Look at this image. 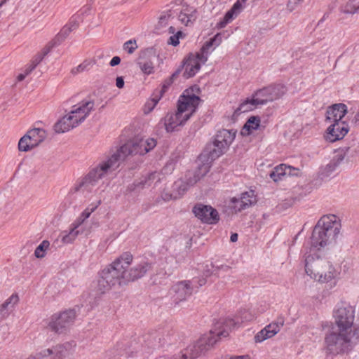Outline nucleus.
I'll return each mask as SVG.
<instances>
[{
    "label": "nucleus",
    "mask_w": 359,
    "mask_h": 359,
    "mask_svg": "<svg viewBox=\"0 0 359 359\" xmlns=\"http://www.w3.org/2000/svg\"><path fill=\"white\" fill-rule=\"evenodd\" d=\"M332 330L325 337V348L333 355L348 353L359 343V325L354 323L355 310L351 306L333 311Z\"/></svg>",
    "instance_id": "f257e3e1"
},
{
    "label": "nucleus",
    "mask_w": 359,
    "mask_h": 359,
    "mask_svg": "<svg viewBox=\"0 0 359 359\" xmlns=\"http://www.w3.org/2000/svg\"><path fill=\"white\" fill-rule=\"evenodd\" d=\"M148 153L144 144V139L135 138L122 145L105 161H102L91 169L84 177L79 178L70 189L72 194L76 193L90 192L96 186L100 180L109 172L115 170L119 162L124 161L130 155H144Z\"/></svg>",
    "instance_id": "f03ea898"
},
{
    "label": "nucleus",
    "mask_w": 359,
    "mask_h": 359,
    "mask_svg": "<svg viewBox=\"0 0 359 359\" xmlns=\"http://www.w3.org/2000/svg\"><path fill=\"white\" fill-rule=\"evenodd\" d=\"M240 323L232 318L221 319L214 327V330L209 334L200 337L187 346L179 353L174 354L169 359H196L208 351L217 341V338L226 337L229 331Z\"/></svg>",
    "instance_id": "7ed1b4c3"
},
{
    "label": "nucleus",
    "mask_w": 359,
    "mask_h": 359,
    "mask_svg": "<svg viewBox=\"0 0 359 359\" xmlns=\"http://www.w3.org/2000/svg\"><path fill=\"white\" fill-rule=\"evenodd\" d=\"M133 259L131 253L126 252L103 269L99 273L97 290L103 294L116 285H126L125 267L130 266Z\"/></svg>",
    "instance_id": "20e7f679"
},
{
    "label": "nucleus",
    "mask_w": 359,
    "mask_h": 359,
    "mask_svg": "<svg viewBox=\"0 0 359 359\" xmlns=\"http://www.w3.org/2000/svg\"><path fill=\"white\" fill-rule=\"evenodd\" d=\"M341 227L340 219L336 215H323L313 228L311 236V248L320 250L335 243Z\"/></svg>",
    "instance_id": "39448f33"
},
{
    "label": "nucleus",
    "mask_w": 359,
    "mask_h": 359,
    "mask_svg": "<svg viewBox=\"0 0 359 359\" xmlns=\"http://www.w3.org/2000/svg\"><path fill=\"white\" fill-rule=\"evenodd\" d=\"M305 271L308 276L320 283H328L334 279L337 271L325 257L317 254L308 255L305 259Z\"/></svg>",
    "instance_id": "423d86ee"
},
{
    "label": "nucleus",
    "mask_w": 359,
    "mask_h": 359,
    "mask_svg": "<svg viewBox=\"0 0 359 359\" xmlns=\"http://www.w3.org/2000/svg\"><path fill=\"white\" fill-rule=\"evenodd\" d=\"M76 316V311L74 309L55 313L50 318L48 327L56 334H65L74 324Z\"/></svg>",
    "instance_id": "0eeeda50"
},
{
    "label": "nucleus",
    "mask_w": 359,
    "mask_h": 359,
    "mask_svg": "<svg viewBox=\"0 0 359 359\" xmlns=\"http://www.w3.org/2000/svg\"><path fill=\"white\" fill-rule=\"evenodd\" d=\"M201 99L193 93L192 89H187L177 101V109L184 115H189V119L196 112Z\"/></svg>",
    "instance_id": "6e6552de"
},
{
    "label": "nucleus",
    "mask_w": 359,
    "mask_h": 359,
    "mask_svg": "<svg viewBox=\"0 0 359 359\" xmlns=\"http://www.w3.org/2000/svg\"><path fill=\"white\" fill-rule=\"evenodd\" d=\"M178 334L172 329L166 327L163 330L153 332L147 338L149 345L154 347L156 345L175 344L178 340Z\"/></svg>",
    "instance_id": "1a4fd4ad"
},
{
    "label": "nucleus",
    "mask_w": 359,
    "mask_h": 359,
    "mask_svg": "<svg viewBox=\"0 0 359 359\" xmlns=\"http://www.w3.org/2000/svg\"><path fill=\"white\" fill-rule=\"evenodd\" d=\"M192 211L195 216L203 223L213 224L219 219L218 212L210 205L196 204Z\"/></svg>",
    "instance_id": "9d476101"
},
{
    "label": "nucleus",
    "mask_w": 359,
    "mask_h": 359,
    "mask_svg": "<svg viewBox=\"0 0 359 359\" xmlns=\"http://www.w3.org/2000/svg\"><path fill=\"white\" fill-rule=\"evenodd\" d=\"M194 292V285L190 280H182L176 283L171 288L173 302L177 304L185 301Z\"/></svg>",
    "instance_id": "9b49d317"
},
{
    "label": "nucleus",
    "mask_w": 359,
    "mask_h": 359,
    "mask_svg": "<svg viewBox=\"0 0 359 359\" xmlns=\"http://www.w3.org/2000/svg\"><path fill=\"white\" fill-rule=\"evenodd\" d=\"M189 120V115H184L177 110L175 113L170 112L162 119L165 129L168 133H172L180 130Z\"/></svg>",
    "instance_id": "f8f14e48"
},
{
    "label": "nucleus",
    "mask_w": 359,
    "mask_h": 359,
    "mask_svg": "<svg viewBox=\"0 0 359 359\" xmlns=\"http://www.w3.org/2000/svg\"><path fill=\"white\" fill-rule=\"evenodd\" d=\"M327 128L325 135L326 140L334 142L344 137L349 130L348 125L346 121L331 122Z\"/></svg>",
    "instance_id": "ddd939ff"
},
{
    "label": "nucleus",
    "mask_w": 359,
    "mask_h": 359,
    "mask_svg": "<svg viewBox=\"0 0 359 359\" xmlns=\"http://www.w3.org/2000/svg\"><path fill=\"white\" fill-rule=\"evenodd\" d=\"M152 269V264L142 261L136 264L128 270V267H125V273L127 284L129 282L135 281L137 279L142 278L148 271Z\"/></svg>",
    "instance_id": "4468645a"
},
{
    "label": "nucleus",
    "mask_w": 359,
    "mask_h": 359,
    "mask_svg": "<svg viewBox=\"0 0 359 359\" xmlns=\"http://www.w3.org/2000/svg\"><path fill=\"white\" fill-rule=\"evenodd\" d=\"M201 64L203 63L199 56L191 53L188 57L184 60L182 65L179 67H181V71L184 69L183 76L185 79H189L194 76L199 71Z\"/></svg>",
    "instance_id": "2eb2a0df"
},
{
    "label": "nucleus",
    "mask_w": 359,
    "mask_h": 359,
    "mask_svg": "<svg viewBox=\"0 0 359 359\" xmlns=\"http://www.w3.org/2000/svg\"><path fill=\"white\" fill-rule=\"evenodd\" d=\"M284 325V320L278 318L277 321L272 322L260 330L255 336V342H262L266 339H270L276 335Z\"/></svg>",
    "instance_id": "dca6fc26"
},
{
    "label": "nucleus",
    "mask_w": 359,
    "mask_h": 359,
    "mask_svg": "<svg viewBox=\"0 0 359 359\" xmlns=\"http://www.w3.org/2000/svg\"><path fill=\"white\" fill-rule=\"evenodd\" d=\"M93 107L94 102L93 101L82 102L79 106H74V109L69 112V114L74 118V123L79 126L85 121Z\"/></svg>",
    "instance_id": "f3484780"
},
{
    "label": "nucleus",
    "mask_w": 359,
    "mask_h": 359,
    "mask_svg": "<svg viewBox=\"0 0 359 359\" xmlns=\"http://www.w3.org/2000/svg\"><path fill=\"white\" fill-rule=\"evenodd\" d=\"M346 114L347 106L345 104H334L327 108L326 120L330 122L344 121L342 119Z\"/></svg>",
    "instance_id": "a211bd4d"
},
{
    "label": "nucleus",
    "mask_w": 359,
    "mask_h": 359,
    "mask_svg": "<svg viewBox=\"0 0 359 359\" xmlns=\"http://www.w3.org/2000/svg\"><path fill=\"white\" fill-rule=\"evenodd\" d=\"M222 42V36L220 34H215L213 37L207 41L202 48L201 51L195 55H198L203 64H205L208 60V54L217 47Z\"/></svg>",
    "instance_id": "6ab92c4d"
},
{
    "label": "nucleus",
    "mask_w": 359,
    "mask_h": 359,
    "mask_svg": "<svg viewBox=\"0 0 359 359\" xmlns=\"http://www.w3.org/2000/svg\"><path fill=\"white\" fill-rule=\"evenodd\" d=\"M173 6H175V8H179L177 14H175V16H177V20L182 24L188 26L195 21L196 18L195 9L188 6L181 8L180 4L176 3H173Z\"/></svg>",
    "instance_id": "aec40b11"
},
{
    "label": "nucleus",
    "mask_w": 359,
    "mask_h": 359,
    "mask_svg": "<svg viewBox=\"0 0 359 359\" xmlns=\"http://www.w3.org/2000/svg\"><path fill=\"white\" fill-rule=\"evenodd\" d=\"M210 170L209 165L203 164L198 166L196 170H189L187 172L184 180L187 182L189 185H194L198 181H199L203 176H205Z\"/></svg>",
    "instance_id": "412c9836"
},
{
    "label": "nucleus",
    "mask_w": 359,
    "mask_h": 359,
    "mask_svg": "<svg viewBox=\"0 0 359 359\" xmlns=\"http://www.w3.org/2000/svg\"><path fill=\"white\" fill-rule=\"evenodd\" d=\"M74 346H75V343L72 341L57 344L50 348V351H52L51 359H65Z\"/></svg>",
    "instance_id": "4be33fe9"
},
{
    "label": "nucleus",
    "mask_w": 359,
    "mask_h": 359,
    "mask_svg": "<svg viewBox=\"0 0 359 359\" xmlns=\"http://www.w3.org/2000/svg\"><path fill=\"white\" fill-rule=\"evenodd\" d=\"M75 120L69 114L64 116L55 125L54 130L57 133H64L78 126Z\"/></svg>",
    "instance_id": "5701e85b"
},
{
    "label": "nucleus",
    "mask_w": 359,
    "mask_h": 359,
    "mask_svg": "<svg viewBox=\"0 0 359 359\" xmlns=\"http://www.w3.org/2000/svg\"><path fill=\"white\" fill-rule=\"evenodd\" d=\"M351 147H344L336 152L330 162L326 165L325 170L327 174L334 171L344 161L346 154L348 152Z\"/></svg>",
    "instance_id": "b1692460"
},
{
    "label": "nucleus",
    "mask_w": 359,
    "mask_h": 359,
    "mask_svg": "<svg viewBox=\"0 0 359 359\" xmlns=\"http://www.w3.org/2000/svg\"><path fill=\"white\" fill-rule=\"evenodd\" d=\"M235 136V131L222 129L217 132L215 140H216L217 144H221L222 147L228 149L231 143L233 141Z\"/></svg>",
    "instance_id": "393cba45"
},
{
    "label": "nucleus",
    "mask_w": 359,
    "mask_h": 359,
    "mask_svg": "<svg viewBox=\"0 0 359 359\" xmlns=\"http://www.w3.org/2000/svg\"><path fill=\"white\" fill-rule=\"evenodd\" d=\"M168 7L169 8L163 11L159 16L158 25L159 27H164L168 25L170 21L175 20V14H177L179 8H175L173 3L168 5Z\"/></svg>",
    "instance_id": "a878e982"
},
{
    "label": "nucleus",
    "mask_w": 359,
    "mask_h": 359,
    "mask_svg": "<svg viewBox=\"0 0 359 359\" xmlns=\"http://www.w3.org/2000/svg\"><path fill=\"white\" fill-rule=\"evenodd\" d=\"M221 146L222 144H217L215 140L212 144L207 145L205 153L208 156V158L214 161L222 155L227 148H223Z\"/></svg>",
    "instance_id": "bb28decb"
},
{
    "label": "nucleus",
    "mask_w": 359,
    "mask_h": 359,
    "mask_svg": "<svg viewBox=\"0 0 359 359\" xmlns=\"http://www.w3.org/2000/svg\"><path fill=\"white\" fill-rule=\"evenodd\" d=\"M261 119L258 116H250L241 129V134L243 136L249 135L253 130H257L260 126Z\"/></svg>",
    "instance_id": "cd10ccee"
},
{
    "label": "nucleus",
    "mask_w": 359,
    "mask_h": 359,
    "mask_svg": "<svg viewBox=\"0 0 359 359\" xmlns=\"http://www.w3.org/2000/svg\"><path fill=\"white\" fill-rule=\"evenodd\" d=\"M266 89L272 102L282 97L287 91L285 86L283 84L271 85L267 86Z\"/></svg>",
    "instance_id": "c85d7f7f"
},
{
    "label": "nucleus",
    "mask_w": 359,
    "mask_h": 359,
    "mask_svg": "<svg viewBox=\"0 0 359 359\" xmlns=\"http://www.w3.org/2000/svg\"><path fill=\"white\" fill-rule=\"evenodd\" d=\"M26 135H29L30 141H32V143L36 147L42 142L46 137V131L41 128L32 129L29 130Z\"/></svg>",
    "instance_id": "c756f323"
},
{
    "label": "nucleus",
    "mask_w": 359,
    "mask_h": 359,
    "mask_svg": "<svg viewBox=\"0 0 359 359\" xmlns=\"http://www.w3.org/2000/svg\"><path fill=\"white\" fill-rule=\"evenodd\" d=\"M252 96L254 97L253 102H255V104L257 105H264L268 102H272L266 87L257 90Z\"/></svg>",
    "instance_id": "7c9ffc66"
},
{
    "label": "nucleus",
    "mask_w": 359,
    "mask_h": 359,
    "mask_svg": "<svg viewBox=\"0 0 359 359\" xmlns=\"http://www.w3.org/2000/svg\"><path fill=\"white\" fill-rule=\"evenodd\" d=\"M81 229H76L72 226L69 231H65L61 233V241L64 244L72 243L79 233H82Z\"/></svg>",
    "instance_id": "2f4dec72"
},
{
    "label": "nucleus",
    "mask_w": 359,
    "mask_h": 359,
    "mask_svg": "<svg viewBox=\"0 0 359 359\" xmlns=\"http://www.w3.org/2000/svg\"><path fill=\"white\" fill-rule=\"evenodd\" d=\"M341 12L344 14L354 15L359 13V4L355 0H348L341 8Z\"/></svg>",
    "instance_id": "473e14b6"
},
{
    "label": "nucleus",
    "mask_w": 359,
    "mask_h": 359,
    "mask_svg": "<svg viewBox=\"0 0 359 359\" xmlns=\"http://www.w3.org/2000/svg\"><path fill=\"white\" fill-rule=\"evenodd\" d=\"M32 142L30 141L29 135L26 134L22 137L18 142V149L21 151H27L36 146H34Z\"/></svg>",
    "instance_id": "72a5a7b5"
},
{
    "label": "nucleus",
    "mask_w": 359,
    "mask_h": 359,
    "mask_svg": "<svg viewBox=\"0 0 359 359\" xmlns=\"http://www.w3.org/2000/svg\"><path fill=\"white\" fill-rule=\"evenodd\" d=\"M241 203H243L246 208L256 203V196L252 191L243 193L241 196Z\"/></svg>",
    "instance_id": "f704fd0d"
},
{
    "label": "nucleus",
    "mask_w": 359,
    "mask_h": 359,
    "mask_svg": "<svg viewBox=\"0 0 359 359\" xmlns=\"http://www.w3.org/2000/svg\"><path fill=\"white\" fill-rule=\"evenodd\" d=\"M50 243L47 240L43 241L41 244L35 249L34 256L36 258L41 259L46 255V251L48 249Z\"/></svg>",
    "instance_id": "c9c22d12"
},
{
    "label": "nucleus",
    "mask_w": 359,
    "mask_h": 359,
    "mask_svg": "<svg viewBox=\"0 0 359 359\" xmlns=\"http://www.w3.org/2000/svg\"><path fill=\"white\" fill-rule=\"evenodd\" d=\"M253 97L251 99L245 100L243 103L240 104L237 110L240 112H247L256 108L258 105L255 104V102H253Z\"/></svg>",
    "instance_id": "e433bc0d"
},
{
    "label": "nucleus",
    "mask_w": 359,
    "mask_h": 359,
    "mask_svg": "<svg viewBox=\"0 0 359 359\" xmlns=\"http://www.w3.org/2000/svg\"><path fill=\"white\" fill-rule=\"evenodd\" d=\"M137 64L140 69L144 74H151L154 72V63L150 59L144 61H139Z\"/></svg>",
    "instance_id": "4c0bfd02"
},
{
    "label": "nucleus",
    "mask_w": 359,
    "mask_h": 359,
    "mask_svg": "<svg viewBox=\"0 0 359 359\" xmlns=\"http://www.w3.org/2000/svg\"><path fill=\"white\" fill-rule=\"evenodd\" d=\"M219 269H224L225 271L229 270V267L227 266H221L220 267L217 266L215 267V266L212 264H210V265H206L205 269L203 271V276L205 277L210 276L211 275H217V271Z\"/></svg>",
    "instance_id": "58836bf2"
},
{
    "label": "nucleus",
    "mask_w": 359,
    "mask_h": 359,
    "mask_svg": "<svg viewBox=\"0 0 359 359\" xmlns=\"http://www.w3.org/2000/svg\"><path fill=\"white\" fill-rule=\"evenodd\" d=\"M180 73L181 67H178L176 71L170 76V77L164 81L162 86L161 93H164L167 90V89L170 86L174 80L179 76Z\"/></svg>",
    "instance_id": "ea45409f"
},
{
    "label": "nucleus",
    "mask_w": 359,
    "mask_h": 359,
    "mask_svg": "<svg viewBox=\"0 0 359 359\" xmlns=\"http://www.w3.org/2000/svg\"><path fill=\"white\" fill-rule=\"evenodd\" d=\"M95 62L90 60H85L83 62L78 65L76 67H74L72 69V73L73 74H76L81 72H83L85 70H88L90 67H91Z\"/></svg>",
    "instance_id": "a19ab883"
},
{
    "label": "nucleus",
    "mask_w": 359,
    "mask_h": 359,
    "mask_svg": "<svg viewBox=\"0 0 359 359\" xmlns=\"http://www.w3.org/2000/svg\"><path fill=\"white\" fill-rule=\"evenodd\" d=\"M175 187L179 194H184L191 185H189L187 182L184 180H180L175 183Z\"/></svg>",
    "instance_id": "79ce46f5"
},
{
    "label": "nucleus",
    "mask_w": 359,
    "mask_h": 359,
    "mask_svg": "<svg viewBox=\"0 0 359 359\" xmlns=\"http://www.w3.org/2000/svg\"><path fill=\"white\" fill-rule=\"evenodd\" d=\"M286 168H287V165L285 164H280L278 166H276L270 173V177L271 178H275L276 175H281L282 176L285 177L287 176V172H286Z\"/></svg>",
    "instance_id": "37998d69"
},
{
    "label": "nucleus",
    "mask_w": 359,
    "mask_h": 359,
    "mask_svg": "<svg viewBox=\"0 0 359 359\" xmlns=\"http://www.w3.org/2000/svg\"><path fill=\"white\" fill-rule=\"evenodd\" d=\"M161 173L158 172H154L147 175V177H145L144 181H142V183L143 184H147L151 185V182L154 181L158 182L161 180Z\"/></svg>",
    "instance_id": "c03bdc74"
},
{
    "label": "nucleus",
    "mask_w": 359,
    "mask_h": 359,
    "mask_svg": "<svg viewBox=\"0 0 359 359\" xmlns=\"http://www.w3.org/2000/svg\"><path fill=\"white\" fill-rule=\"evenodd\" d=\"M100 201H99L95 205H90L88 208H86L81 214L82 217L85 219H87L90 215L97 209V208L100 205Z\"/></svg>",
    "instance_id": "a18cd8bd"
},
{
    "label": "nucleus",
    "mask_w": 359,
    "mask_h": 359,
    "mask_svg": "<svg viewBox=\"0 0 359 359\" xmlns=\"http://www.w3.org/2000/svg\"><path fill=\"white\" fill-rule=\"evenodd\" d=\"M231 208L233 209H234L236 212H238V211L240 212L243 210L246 209V207L245 206V205L243 203H241V198H233L231 200Z\"/></svg>",
    "instance_id": "49530a36"
},
{
    "label": "nucleus",
    "mask_w": 359,
    "mask_h": 359,
    "mask_svg": "<svg viewBox=\"0 0 359 359\" xmlns=\"http://www.w3.org/2000/svg\"><path fill=\"white\" fill-rule=\"evenodd\" d=\"M137 48V46L135 40H129L123 44V49L129 54H132Z\"/></svg>",
    "instance_id": "de8ad7c7"
},
{
    "label": "nucleus",
    "mask_w": 359,
    "mask_h": 359,
    "mask_svg": "<svg viewBox=\"0 0 359 359\" xmlns=\"http://www.w3.org/2000/svg\"><path fill=\"white\" fill-rule=\"evenodd\" d=\"M240 13L241 12L237 8H235V6L233 5L232 8L226 13L224 19L229 22Z\"/></svg>",
    "instance_id": "09e8293b"
},
{
    "label": "nucleus",
    "mask_w": 359,
    "mask_h": 359,
    "mask_svg": "<svg viewBox=\"0 0 359 359\" xmlns=\"http://www.w3.org/2000/svg\"><path fill=\"white\" fill-rule=\"evenodd\" d=\"M169 32L170 34H172L173 35H172L169 39H168V43L169 44H171L174 46H176L177 45L179 44L180 41H179V39L177 37L178 35H176L175 34V28L173 27V26H170L169 27Z\"/></svg>",
    "instance_id": "8fccbe9b"
},
{
    "label": "nucleus",
    "mask_w": 359,
    "mask_h": 359,
    "mask_svg": "<svg viewBox=\"0 0 359 359\" xmlns=\"http://www.w3.org/2000/svg\"><path fill=\"white\" fill-rule=\"evenodd\" d=\"M190 281L191 283H193L194 285V291H196L200 287L204 285L206 283V280L203 277L193 278Z\"/></svg>",
    "instance_id": "3c124183"
},
{
    "label": "nucleus",
    "mask_w": 359,
    "mask_h": 359,
    "mask_svg": "<svg viewBox=\"0 0 359 359\" xmlns=\"http://www.w3.org/2000/svg\"><path fill=\"white\" fill-rule=\"evenodd\" d=\"M304 0H289L287 4V8L290 12H292Z\"/></svg>",
    "instance_id": "603ef678"
},
{
    "label": "nucleus",
    "mask_w": 359,
    "mask_h": 359,
    "mask_svg": "<svg viewBox=\"0 0 359 359\" xmlns=\"http://www.w3.org/2000/svg\"><path fill=\"white\" fill-rule=\"evenodd\" d=\"M52 351H50V348L43 349L39 352H37L35 355L36 359H43L47 357H50Z\"/></svg>",
    "instance_id": "864d4df0"
},
{
    "label": "nucleus",
    "mask_w": 359,
    "mask_h": 359,
    "mask_svg": "<svg viewBox=\"0 0 359 359\" xmlns=\"http://www.w3.org/2000/svg\"><path fill=\"white\" fill-rule=\"evenodd\" d=\"M144 144L149 152L156 146V140L154 138H147L144 140Z\"/></svg>",
    "instance_id": "5fc2aeb1"
},
{
    "label": "nucleus",
    "mask_w": 359,
    "mask_h": 359,
    "mask_svg": "<svg viewBox=\"0 0 359 359\" xmlns=\"http://www.w3.org/2000/svg\"><path fill=\"white\" fill-rule=\"evenodd\" d=\"M70 32H72L71 28H69V26L65 25L58 34L57 37L64 40Z\"/></svg>",
    "instance_id": "6e6d98bb"
},
{
    "label": "nucleus",
    "mask_w": 359,
    "mask_h": 359,
    "mask_svg": "<svg viewBox=\"0 0 359 359\" xmlns=\"http://www.w3.org/2000/svg\"><path fill=\"white\" fill-rule=\"evenodd\" d=\"M18 301V297L17 295H11L2 305L3 309H6L9 304H15Z\"/></svg>",
    "instance_id": "4d7b16f0"
},
{
    "label": "nucleus",
    "mask_w": 359,
    "mask_h": 359,
    "mask_svg": "<svg viewBox=\"0 0 359 359\" xmlns=\"http://www.w3.org/2000/svg\"><path fill=\"white\" fill-rule=\"evenodd\" d=\"M85 219L82 216L80 215L79 217L75 220V222L72 224V226L74 227L76 229H81V226L84 224Z\"/></svg>",
    "instance_id": "13d9d810"
},
{
    "label": "nucleus",
    "mask_w": 359,
    "mask_h": 359,
    "mask_svg": "<svg viewBox=\"0 0 359 359\" xmlns=\"http://www.w3.org/2000/svg\"><path fill=\"white\" fill-rule=\"evenodd\" d=\"M286 172H287V176H298L299 174V170L287 165V168H286Z\"/></svg>",
    "instance_id": "bf43d9fd"
},
{
    "label": "nucleus",
    "mask_w": 359,
    "mask_h": 359,
    "mask_svg": "<svg viewBox=\"0 0 359 359\" xmlns=\"http://www.w3.org/2000/svg\"><path fill=\"white\" fill-rule=\"evenodd\" d=\"M65 26H69V28H71L72 32L76 29L79 27V21L77 20V17H72L69 22Z\"/></svg>",
    "instance_id": "052dcab7"
},
{
    "label": "nucleus",
    "mask_w": 359,
    "mask_h": 359,
    "mask_svg": "<svg viewBox=\"0 0 359 359\" xmlns=\"http://www.w3.org/2000/svg\"><path fill=\"white\" fill-rule=\"evenodd\" d=\"M247 1L248 0H237L233 6H235V8H237L240 12H241L245 8Z\"/></svg>",
    "instance_id": "680f3d73"
},
{
    "label": "nucleus",
    "mask_w": 359,
    "mask_h": 359,
    "mask_svg": "<svg viewBox=\"0 0 359 359\" xmlns=\"http://www.w3.org/2000/svg\"><path fill=\"white\" fill-rule=\"evenodd\" d=\"M154 107H155V103L154 104L151 103V102H150V100L148 101L144 105V113L148 114V113L151 112Z\"/></svg>",
    "instance_id": "e2e57ef3"
},
{
    "label": "nucleus",
    "mask_w": 359,
    "mask_h": 359,
    "mask_svg": "<svg viewBox=\"0 0 359 359\" xmlns=\"http://www.w3.org/2000/svg\"><path fill=\"white\" fill-rule=\"evenodd\" d=\"M52 47H53V46L47 45L42 49V50L39 53L41 54V55L42 57H44L46 55H47L50 53Z\"/></svg>",
    "instance_id": "0e129e2a"
},
{
    "label": "nucleus",
    "mask_w": 359,
    "mask_h": 359,
    "mask_svg": "<svg viewBox=\"0 0 359 359\" xmlns=\"http://www.w3.org/2000/svg\"><path fill=\"white\" fill-rule=\"evenodd\" d=\"M121 62V58L118 57V56H114L112 57V59L111 60L110 62H109V65L111 66V67H114L116 65H119Z\"/></svg>",
    "instance_id": "69168bd1"
},
{
    "label": "nucleus",
    "mask_w": 359,
    "mask_h": 359,
    "mask_svg": "<svg viewBox=\"0 0 359 359\" xmlns=\"http://www.w3.org/2000/svg\"><path fill=\"white\" fill-rule=\"evenodd\" d=\"M116 86L118 88H122L124 86V80L122 76H118L116 79Z\"/></svg>",
    "instance_id": "338daca9"
},
{
    "label": "nucleus",
    "mask_w": 359,
    "mask_h": 359,
    "mask_svg": "<svg viewBox=\"0 0 359 359\" xmlns=\"http://www.w3.org/2000/svg\"><path fill=\"white\" fill-rule=\"evenodd\" d=\"M43 58L44 57H42L41 54L39 53L33 57L32 60L34 61V62H35V64L39 65L43 60Z\"/></svg>",
    "instance_id": "774afa93"
}]
</instances>
